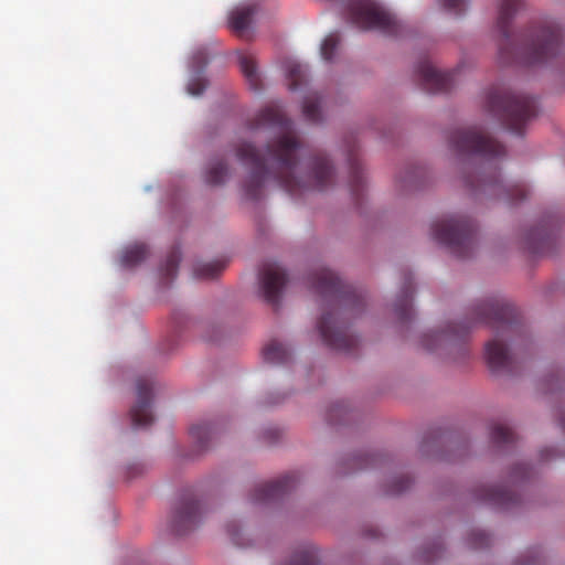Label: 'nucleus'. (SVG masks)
I'll return each instance as SVG.
<instances>
[{
	"label": "nucleus",
	"mask_w": 565,
	"mask_h": 565,
	"mask_svg": "<svg viewBox=\"0 0 565 565\" xmlns=\"http://www.w3.org/2000/svg\"><path fill=\"white\" fill-rule=\"evenodd\" d=\"M265 126L278 130V137L267 145L265 153L246 141L235 148L236 158L249 169L243 182L247 200H259L271 181L291 196L309 190L322 191L333 184L334 168L329 158L319 152L303 161V143L297 138L292 121L279 107L264 108L252 128Z\"/></svg>",
	"instance_id": "nucleus-1"
},
{
	"label": "nucleus",
	"mask_w": 565,
	"mask_h": 565,
	"mask_svg": "<svg viewBox=\"0 0 565 565\" xmlns=\"http://www.w3.org/2000/svg\"><path fill=\"white\" fill-rule=\"evenodd\" d=\"M472 317L460 322H450L443 331H430L422 337V345L434 352L444 344H454L463 340L477 322L489 324L495 330L494 339L484 348V356L493 372L514 371V359L504 343L505 337H511L520 329L518 310L503 299L492 297L476 303L471 310Z\"/></svg>",
	"instance_id": "nucleus-2"
},
{
	"label": "nucleus",
	"mask_w": 565,
	"mask_h": 565,
	"mask_svg": "<svg viewBox=\"0 0 565 565\" xmlns=\"http://www.w3.org/2000/svg\"><path fill=\"white\" fill-rule=\"evenodd\" d=\"M521 7L520 0H501L497 29L501 34L499 54L504 63L536 65L558 56L563 49V30L552 19L533 24L526 34L514 36L510 23Z\"/></svg>",
	"instance_id": "nucleus-3"
},
{
	"label": "nucleus",
	"mask_w": 565,
	"mask_h": 565,
	"mask_svg": "<svg viewBox=\"0 0 565 565\" xmlns=\"http://www.w3.org/2000/svg\"><path fill=\"white\" fill-rule=\"evenodd\" d=\"M486 107L518 135L522 134L525 122L536 115V104L531 96L501 88H492L488 93Z\"/></svg>",
	"instance_id": "nucleus-4"
},
{
	"label": "nucleus",
	"mask_w": 565,
	"mask_h": 565,
	"mask_svg": "<svg viewBox=\"0 0 565 565\" xmlns=\"http://www.w3.org/2000/svg\"><path fill=\"white\" fill-rule=\"evenodd\" d=\"M431 236L458 258L469 257L476 247V225L469 217L438 218L431 224Z\"/></svg>",
	"instance_id": "nucleus-5"
},
{
	"label": "nucleus",
	"mask_w": 565,
	"mask_h": 565,
	"mask_svg": "<svg viewBox=\"0 0 565 565\" xmlns=\"http://www.w3.org/2000/svg\"><path fill=\"white\" fill-rule=\"evenodd\" d=\"M310 280L311 288L337 307L350 309L355 313L363 310L365 299L362 292L352 286L344 285L339 276L330 269L324 267L316 269L311 274Z\"/></svg>",
	"instance_id": "nucleus-6"
},
{
	"label": "nucleus",
	"mask_w": 565,
	"mask_h": 565,
	"mask_svg": "<svg viewBox=\"0 0 565 565\" xmlns=\"http://www.w3.org/2000/svg\"><path fill=\"white\" fill-rule=\"evenodd\" d=\"M449 145L459 156L491 160L504 156V147L486 134L480 127L456 129L449 137Z\"/></svg>",
	"instance_id": "nucleus-7"
},
{
	"label": "nucleus",
	"mask_w": 565,
	"mask_h": 565,
	"mask_svg": "<svg viewBox=\"0 0 565 565\" xmlns=\"http://www.w3.org/2000/svg\"><path fill=\"white\" fill-rule=\"evenodd\" d=\"M345 14L362 30H379L390 35L397 34L399 30L396 18L374 0H350Z\"/></svg>",
	"instance_id": "nucleus-8"
},
{
	"label": "nucleus",
	"mask_w": 565,
	"mask_h": 565,
	"mask_svg": "<svg viewBox=\"0 0 565 565\" xmlns=\"http://www.w3.org/2000/svg\"><path fill=\"white\" fill-rule=\"evenodd\" d=\"M207 513L205 503L192 494H183L177 502L172 516L171 530L177 535H183L196 529Z\"/></svg>",
	"instance_id": "nucleus-9"
},
{
	"label": "nucleus",
	"mask_w": 565,
	"mask_h": 565,
	"mask_svg": "<svg viewBox=\"0 0 565 565\" xmlns=\"http://www.w3.org/2000/svg\"><path fill=\"white\" fill-rule=\"evenodd\" d=\"M322 341L331 349L351 352L358 344L356 337L349 334L347 327L330 311H326L318 321Z\"/></svg>",
	"instance_id": "nucleus-10"
},
{
	"label": "nucleus",
	"mask_w": 565,
	"mask_h": 565,
	"mask_svg": "<svg viewBox=\"0 0 565 565\" xmlns=\"http://www.w3.org/2000/svg\"><path fill=\"white\" fill-rule=\"evenodd\" d=\"M463 182L466 186L473 191H489L493 195H500L501 192L504 191L507 199L511 200L513 203H518L527 196V190L523 184H515L509 189H504L497 170L490 173H478V175L466 174Z\"/></svg>",
	"instance_id": "nucleus-11"
},
{
	"label": "nucleus",
	"mask_w": 565,
	"mask_h": 565,
	"mask_svg": "<svg viewBox=\"0 0 565 565\" xmlns=\"http://www.w3.org/2000/svg\"><path fill=\"white\" fill-rule=\"evenodd\" d=\"M288 281L287 274L276 263H267L259 273V285L265 301L277 309L282 290Z\"/></svg>",
	"instance_id": "nucleus-12"
},
{
	"label": "nucleus",
	"mask_w": 565,
	"mask_h": 565,
	"mask_svg": "<svg viewBox=\"0 0 565 565\" xmlns=\"http://www.w3.org/2000/svg\"><path fill=\"white\" fill-rule=\"evenodd\" d=\"M298 481V475L290 472L275 481L259 483L253 490L250 500L256 504H267L277 501L295 489Z\"/></svg>",
	"instance_id": "nucleus-13"
},
{
	"label": "nucleus",
	"mask_w": 565,
	"mask_h": 565,
	"mask_svg": "<svg viewBox=\"0 0 565 565\" xmlns=\"http://www.w3.org/2000/svg\"><path fill=\"white\" fill-rule=\"evenodd\" d=\"M152 386L149 380H137V401L130 409L131 424L135 428L148 427L153 423L151 412Z\"/></svg>",
	"instance_id": "nucleus-14"
},
{
	"label": "nucleus",
	"mask_w": 565,
	"mask_h": 565,
	"mask_svg": "<svg viewBox=\"0 0 565 565\" xmlns=\"http://www.w3.org/2000/svg\"><path fill=\"white\" fill-rule=\"evenodd\" d=\"M456 72H440L428 60L420 61L416 67L418 79L430 93L448 92L454 85Z\"/></svg>",
	"instance_id": "nucleus-15"
},
{
	"label": "nucleus",
	"mask_w": 565,
	"mask_h": 565,
	"mask_svg": "<svg viewBox=\"0 0 565 565\" xmlns=\"http://www.w3.org/2000/svg\"><path fill=\"white\" fill-rule=\"evenodd\" d=\"M555 225L556 221L548 216L539 226L531 228L525 235L527 249L533 254H544L552 243Z\"/></svg>",
	"instance_id": "nucleus-16"
},
{
	"label": "nucleus",
	"mask_w": 565,
	"mask_h": 565,
	"mask_svg": "<svg viewBox=\"0 0 565 565\" xmlns=\"http://www.w3.org/2000/svg\"><path fill=\"white\" fill-rule=\"evenodd\" d=\"M477 498L498 509L508 510L519 503L518 494L501 487H480Z\"/></svg>",
	"instance_id": "nucleus-17"
},
{
	"label": "nucleus",
	"mask_w": 565,
	"mask_h": 565,
	"mask_svg": "<svg viewBox=\"0 0 565 565\" xmlns=\"http://www.w3.org/2000/svg\"><path fill=\"white\" fill-rule=\"evenodd\" d=\"M412 296H413L412 276L405 275L404 284H403V287L401 290V296L395 303V313L401 321H407L412 318V315H413Z\"/></svg>",
	"instance_id": "nucleus-18"
},
{
	"label": "nucleus",
	"mask_w": 565,
	"mask_h": 565,
	"mask_svg": "<svg viewBox=\"0 0 565 565\" xmlns=\"http://www.w3.org/2000/svg\"><path fill=\"white\" fill-rule=\"evenodd\" d=\"M263 359L271 365H286L290 361L291 354L281 342L271 340L263 349Z\"/></svg>",
	"instance_id": "nucleus-19"
},
{
	"label": "nucleus",
	"mask_w": 565,
	"mask_h": 565,
	"mask_svg": "<svg viewBox=\"0 0 565 565\" xmlns=\"http://www.w3.org/2000/svg\"><path fill=\"white\" fill-rule=\"evenodd\" d=\"M256 12L255 6H244L235 9L230 17L231 29L239 36L246 32L253 15Z\"/></svg>",
	"instance_id": "nucleus-20"
},
{
	"label": "nucleus",
	"mask_w": 565,
	"mask_h": 565,
	"mask_svg": "<svg viewBox=\"0 0 565 565\" xmlns=\"http://www.w3.org/2000/svg\"><path fill=\"white\" fill-rule=\"evenodd\" d=\"M238 62L241 66V71L244 74L246 81L249 86L257 90L260 88V77L257 72V66L255 58L249 53L239 52L238 53Z\"/></svg>",
	"instance_id": "nucleus-21"
},
{
	"label": "nucleus",
	"mask_w": 565,
	"mask_h": 565,
	"mask_svg": "<svg viewBox=\"0 0 565 565\" xmlns=\"http://www.w3.org/2000/svg\"><path fill=\"white\" fill-rule=\"evenodd\" d=\"M230 175V167L224 159L212 160L205 172V181L212 185L223 184Z\"/></svg>",
	"instance_id": "nucleus-22"
},
{
	"label": "nucleus",
	"mask_w": 565,
	"mask_h": 565,
	"mask_svg": "<svg viewBox=\"0 0 565 565\" xmlns=\"http://www.w3.org/2000/svg\"><path fill=\"white\" fill-rule=\"evenodd\" d=\"M189 434L196 446L204 450L209 447L210 440L215 435V427L209 423L193 424L190 427Z\"/></svg>",
	"instance_id": "nucleus-23"
},
{
	"label": "nucleus",
	"mask_w": 565,
	"mask_h": 565,
	"mask_svg": "<svg viewBox=\"0 0 565 565\" xmlns=\"http://www.w3.org/2000/svg\"><path fill=\"white\" fill-rule=\"evenodd\" d=\"M349 166H350V188L354 196H359L363 189L364 177L362 166L359 159L354 156L353 150L349 153Z\"/></svg>",
	"instance_id": "nucleus-24"
},
{
	"label": "nucleus",
	"mask_w": 565,
	"mask_h": 565,
	"mask_svg": "<svg viewBox=\"0 0 565 565\" xmlns=\"http://www.w3.org/2000/svg\"><path fill=\"white\" fill-rule=\"evenodd\" d=\"M148 256V247L145 244H136L127 247L121 255V264L134 267L143 262Z\"/></svg>",
	"instance_id": "nucleus-25"
},
{
	"label": "nucleus",
	"mask_w": 565,
	"mask_h": 565,
	"mask_svg": "<svg viewBox=\"0 0 565 565\" xmlns=\"http://www.w3.org/2000/svg\"><path fill=\"white\" fill-rule=\"evenodd\" d=\"M302 113L310 122L321 121V97L317 94L308 95L303 100Z\"/></svg>",
	"instance_id": "nucleus-26"
},
{
	"label": "nucleus",
	"mask_w": 565,
	"mask_h": 565,
	"mask_svg": "<svg viewBox=\"0 0 565 565\" xmlns=\"http://www.w3.org/2000/svg\"><path fill=\"white\" fill-rule=\"evenodd\" d=\"M491 440L497 446H508L514 443L515 434L507 425L498 423L491 427Z\"/></svg>",
	"instance_id": "nucleus-27"
},
{
	"label": "nucleus",
	"mask_w": 565,
	"mask_h": 565,
	"mask_svg": "<svg viewBox=\"0 0 565 565\" xmlns=\"http://www.w3.org/2000/svg\"><path fill=\"white\" fill-rule=\"evenodd\" d=\"M289 88L296 90L306 81V68L301 64L290 61L286 65Z\"/></svg>",
	"instance_id": "nucleus-28"
},
{
	"label": "nucleus",
	"mask_w": 565,
	"mask_h": 565,
	"mask_svg": "<svg viewBox=\"0 0 565 565\" xmlns=\"http://www.w3.org/2000/svg\"><path fill=\"white\" fill-rule=\"evenodd\" d=\"M289 565H318V550L306 545L298 550Z\"/></svg>",
	"instance_id": "nucleus-29"
},
{
	"label": "nucleus",
	"mask_w": 565,
	"mask_h": 565,
	"mask_svg": "<svg viewBox=\"0 0 565 565\" xmlns=\"http://www.w3.org/2000/svg\"><path fill=\"white\" fill-rule=\"evenodd\" d=\"M180 260H181L180 249L173 248L167 256L164 265L161 267V273L166 280H172L177 276Z\"/></svg>",
	"instance_id": "nucleus-30"
},
{
	"label": "nucleus",
	"mask_w": 565,
	"mask_h": 565,
	"mask_svg": "<svg viewBox=\"0 0 565 565\" xmlns=\"http://www.w3.org/2000/svg\"><path fill=\"white\" fill-rule=\"evenodd\" d=\"M224 267L222 262L212 263H198L195 264L193 271L199 278L212 279L215 278Z\"/></svg>",
	"instance_id": "nucleus-31"
},
{
	"label": "nucleus",
	"mask_w": 565,
	"mask_h": 565,
	"mask_svg": "<svg viewBox=\"0 0 565 565\" xmlns=\"http://www.w3.org/2000/svg\"><path fill=\"white\" fill-rule=\"evenodd\" d=\"M340 43V36L337 32L330 33L322 42L320 53L324 61H332Z\"/></svg>",
	"instance_id": "nucleus-32"
},
{
	"label": "nucleus",
	"mask_w": 565,
	"mask_h": 565,
	"mask_svg": "<svg viewBox=\"0 0 565 565\" xmlns=\"http://www.w3.org/2000/svg\"><path fill=\"white\" fill-rule=\"evenodd\" d=\"M412 483V480L407 476H401L393 480L392 484L390 486V489L387 492L390 494H398L406 490Z\"/></svg>",
	"instance_id": "nucleus-33"
},
{
	"label": "nucleus",
	"mask_w": 565,
	"mask_h": 565,
	"mask_svg": "<svg viewBox=\"0 0 565 565\" xmlns=\"http://www.w3.org/2000/svg\"><path fill=\"white\" fill-rule=\"evenodd\" d=\"M206 86L207 81L205 78L195 76L189 82L188 92L193 96H199L205 90Z\"/></svg>",
	"instance_id": "nucleus-34"
},
{
	"label": "nucleus",
	"mask_w": 565,
	"mask_h": 565,
	"mask_svg": "<svg viewBox=\"0 0 565 565\" xmlns=\"http://www.w3.org/2000/svg\"><path fill=\"white\" fill-rule=\"evenodd\" d=\"M471 545L475 548H481L489 545L490 537L489 535L483 531H475L470 535Z\"/></svg>",
	"instance_id": "nucleus-35"
},
{
	"label": "nucleus",
	"mask_w": 565,
	"mask_h": 565,
	"mask_svg": "<svg viewBox=\"0 0 565 565\" xmlns=\"http://www.w3.org/2000/svg\"><path fill=\"white\" fill-rule=\"evenodd\" d=\"M450 12L460 14L465 10L466 0H439Z\"/></svg>",
	"instance_id": "nucleus-36"
},
{
	"label": "nucleus",
	"mask_w": 565,
	"mask_h": 565,
	"mask_svg": "<svg viewBox=\"0 0 565 565\" xmlns=\"http://www.w3.org/2000/svg\"><path fill=\"white\" fill-rule=\"evenodd\" d=\"M530 476V468L526 465H519L513 468L511 472V479L513 481L525 479Z\"/></svg>",
	"instance_id": "nucleus-37"
},
{
	"label": "nucleus",
	"mask_w": 565,
	"mask_h": 565,
	"mask_svg": "<svg viewBox=\"0 0 565 565\" xmlns=\"http://www.w3.org/2000/svg\"><path fill=\"white\" fill-rule=\"evenodd\" d=\"M207 63V57L204 51H198L193 55V64L198 67L204 66Z\"/></svg>",
	"instance_id": "nucleus-38"
},
{
	"label": "nucleus",
	"mask_w": 565,
	"mask_h": 565,
	"mask_svg": "<svg viewBox=\"0 0 565 565\" xmlns=\"http://www.w3.org/2000/svg\"><path fill=\"white\" fill-rule=\"evenodd\" d=\"M347 412V407L343 403H338L332 406L330 411V419L333 420L334 415Z\"/></svg>",
	"instance_id": "nucleus-39"
},
{
	"label": "nucleus",
	"mask_w": 565,
	"mask_h": 565,
	"mask_svg": "<svg viewBox=\"0 0 565 565\" xmlns=\"http://www.w3.org/2000/svg\"><path fill=\"white\" fill-rule=\"evenodd\" d=\"M227 533L232 537L233 542L238 545L239 542L237 541V537H236V535H237L236 525H234V524L227 525Z\"/></svg>",
	"instance_id": "nucleus-40"
},
{
	"label": "nucleus",
	"mask_w": 565,
	"mask_h": 565,
	"mask_svg": "<svg viewBox=\"0 0 565 565\" xmlns=\"http://www.w3.org/2000/svg\"><path fill=\"white\" fill-rule=\"evenodd\" d=\"M559 426L565 434V412H563L559 416Z\"/></svg>",
	"instance_id": "nucleus-41"
}]
</instances>
